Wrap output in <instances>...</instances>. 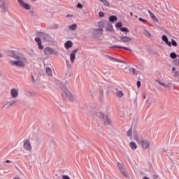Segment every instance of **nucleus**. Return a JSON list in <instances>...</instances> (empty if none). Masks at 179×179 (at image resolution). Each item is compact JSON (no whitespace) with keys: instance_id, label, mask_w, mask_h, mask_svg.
<instances>
[{"instance_id":"1","label":"nucleus","mask_w":179,"mask_h":179,"mask_svg":"<svg viewBox=\"0 0 179 179\" xmlns=\"http://www.w3.org/2000/svg\"><path fill=\"white\" fill-rule=\"evenodd\" d=\"M8 57L14 58L16 60H10L8 62L9 65L11 66H17L18 68H24L27 59L21 54H17L13 50H9L8 52Z\"/></svg>"},{"instance_id":"2","label":"nucleus","mask_w":179,"mask_h":179,"mask_svg":"<svg viewBox=\"0 0 179 179\" xmlns=\"http://www.w3.org/2000/svg\"><path fill=\"white\" fill-rule=\"evenodd\" d=\"M62 98L66 101H75L76 96L71 93L68 89L65 88L62 93Z\"/></svg>"},{"instance_id":"3","label":"nucleus","mask_w":179,"mask_h":179,"mask_svg":"<svg viewBox=\"0 0 179 179\" xmlns=\"http://www.w3.org/2000/svg\"><path fill=\"white\" fill-rule=\"evenodd\" d=\"M97 117H99V118H101V120L103 121V124H105V125H110V124H111V120H110V118H108V116H107L106 115H104L100 112H99L96 114Z\"/></svg>"},{"instance_id":"4","label":"nucleus","mask_w":179,"mask_h":179,"mask_svg":"<svg viewBox=\"0 0 179 179\" xmlns=\"http://www.w3.org/2000/svg\"><path fill=\"white\" fill-rule=\"evenodd\" d=\"M162 41H164V43L169 45V47H171V44L173 47H177L178 44L177 42H176L174 41V39H171V43L170 41H169V38H167V36L166 35H163L162 36Z\"/></svg>"},{"instance_id":"5","label":"nucleus","mask_w":179,"mask_h":179,"mask_svg":"<svg viewBox=\"0 0 179 179\" xmlns=\"http://www.w3.org/2000/svg\"><path fill=\"white\" fill-rule=\"evenodd\" d=\"M44 52L45 55H51L52 54H54V55H58V52L54 51V49L50 47L45 48Z\"/></svg>"},{"instance_id":"6","label":"nucleus","mask_w":179,"mask_h":179,"mask_svg":"<svg viewBox=\"0 0 179 179\" xmlns=\"http://www.w3.org/2000/svg\"><path fill=\"white\" fill-rule=\"evenodd\" d=\"M117 168L120 170V173L124 176L126 177V178H128V172H127L125 171V168H124V166H122V164H121V163L118 162L117 164Z\"/></svg>"},{"instance_id":"7","label":"nucleus","mask_w":179,"mask_h":179,"mask_svg":"<svg viewBox=\"0 0 179 179\" xmlns=\"http://www.w3.org/2000/svg\"><path fill=\"white\" fill-rule=\"evenodd\" d=\"M143 148V149H148L149 146H150V142L148 140L142 139L138 143Z\"/></svg>"},{"instance_id":"8","label":"nucleus","mask_w":179,"mask_h":179,"mask_svg":"<svg viewBox=\"0 0 179 179\" xmlns=\"http://www.w3.org/2000/svg\"><path fill=\"white\" fill-rule=\"evenodd\" d=\"M23 148L25 150L30 152L31 150V143H30V139H27L24 141Z\"/></svg>"},{"instance_id":"9","label":"nucleus","mask_w":179,"mask_h":179,"mask_svg":"<svg viewBox=\"0 0 179 179\" xmlns=\"http://www.w3.org/2000/svg\"><path fill=\"white\" fill-rule=\"evenodd\" d=\"M10 94L13 99H17V97H19V90L16 88H11Z\"/></svg>"},{"instance_id":"10","label":"nucleus","mask_w":179,"mask_h":179,"mask_svg":"<svg viewBox=\"0 0 179 179\" xmlns=\"http://www.w3.org/2000/svg\"><path fill=\"white\" fill-rule=\"evenodd\" d=\"M17 1L18 3H20V6H22L24 9H26L27 10H30V4L25 3L23 0H17Z\"/></svg>"},{"instance_id":"11","label":"nucleus","mask_w":179,"mask_h":179,"mask_svg":"<svg viewBox=\"0 0 179 179\" xmlns=\"http://www.w3.org/2000/svg\"><path fill=\"white\" fill-rule=\"evenodd\" d=\"M0 8L4 13H6L8 11V7H6V4H5V0H0Z\"/></svg>"},{"instance_id":"12","label":"nucleus","mask_w":179,"mask_h":179,"mask_svg":"<svg viewBox=\"0 0 179 179\" xmlns=\"http://www.w3.org/2000/svg\"><path fill=\"white\" fill-rule=\"evenodd\" d=\"M76 52H78V49L73 50L70 54V61L72 64H73L75 59L76 58Z\"/></svg>"},{"instance_id":"13","label":"nucleus","mask_w":179,"mask_h":179,"mask_svg":"<svg viewBox=\"0 0 179 179\" xmlns=\"http://www.w3.org/2000/svg\"><path fill=\"white\" fill-rule=\"evenodd\" d=\"M133 136L134 138V141H136L138 143H140L141 141L143 139L139 134H138V132L135 131L133 133Z\"/></svg>"},{"instance_id":"14","label":"nucleus","mask_w":179,"mask_h":179,"mask_svg":"<svg viewBox=\"0 0 179 179\" xmlns=\"http://www.w3.org/2000/svg\"><path fill=\"white\" fill-rule=\"evenodd\" d=\"M120 38L122 43H131V41H132V38L129 36H120Z\"/></svg>"},{"instance_id":"15","label":"nucleus","mask_w":179,"mask_h":179,"mask_svg":"<svg viewBox=\"0 0 179 179\" xmlns=\"http://www.w3.org/2000/svg\"><path fill=\"white\" fill-rule=\"evenodd\" d=\"M17 103V99H13L11 101H8L5 103L6 107H12V106H15V104Z\"/></svg>"},{"instance_id":"16","label":"nucleus","mask_w":179,"mask_h":179,"mask_svg":"<svg viewBox=\"0 0 179 179\" xmlns=\"http://www.w3.org/2000/svg\"><path fill=\"white\" fill-rule=\"evenodd\" d=\"M35 41L37 43L39 50H43L44 46L42 45L41 44V39L37 37V38H35Z\"/></svg>"},{"instance_id":"17","label":"nucleus","mask_w":179,"mask_h":179,"mask_svg":"<svg viewBox=\"0 0 179 179\" xmlns=\"http://www.w3.org/2000/svg\"><path fill=\"white\" fill-rule=\"evenodd\" d=\"M150 17L152 18V20L155 22H159V20H157V17H156V16H155V14H153V13H152V11H150V10H148Z\"/></svg>"},{"instance_id":"18","label":"nucleus","mask_w":179,"mask_h":179,"mask_svg":"<svg viewBox=\"0 0 179 179\" xmlns=\"http://www.w3.org/2000/svg\"><path fill=\"white\" fill-rule=\"evenodd\" d=\"M94 34L95 36H101L103 34V29L99 28L94 31Z\"/></svg>"},{"instance_id":"19","label":"nucleus","mask_w":179,"mask_h":179,"mask_svg":"<svg viewBox=\"0 0 179 179\" xmlns=\"http://www.w3.org/2000/svg\"><path fill=\"white\" fill-rule=\"evenodd\" d=\"M158 83L159 85H160L161 86H163V87H166V89H171V87H170V83H166L164 82H160V81H158Z\"/></svg>"},{"instance_id":"20","label":"nucleus","mask_w":179,"mask_h":179,"mask_svg":"<svg viewBox=\"0 0 179 179\" xmlns=\"http://www.w3.org/2000/svg\"><path fill=\"white\" fill-rule=\"evenodd\" d=\"M73 43H72V41H68L65 43L64 44V46H65V48H66V50H69V48H71V47H72Z\"/></svg>"},{"instance_id":"21","label":"nucleus","mask_w":179,"mask_h":179,"mask_svg":"<svg viewBox=\"0 0 179 179\" xmlns=\"http://www.w3.org/2000/svg\"><path fill=\"white\" fill-rule=\"evenodd\" d=\"M129 146L131 149H132V150H136V149L138 148V145H136V143L134 141H131V143H129Z\"/></svg>"},{"instance_id":"22","label":"nucleus","mask_w":179,"mask_h":179,"mask_svg":"<svg viewBox=\"0 0 179 179\" xmlns=\"http://www.w3.org/2000/svg\"><path fill=\"white\" fill-rule=\"evenodd\" d=\"M110 48H122V50H126L127 51H131V49L124 46L113 45V46H111Z\"/></svg>"},{"instance_id":"23","label":"nucleus","mask_w":179,"mask_h":179,"mask_svg":"<svg viewBox=\"0 0 179 179\" xmlns=\"http://www.w3.org/2000/svg\"><path fill=\"white\" fill-rule=\"evenodd\" d=\"M125 62L122 61V62H120V64H118L117 66V68H119V69H125Z\"/></svg>"},{"instance_id":"24","label":"nucleus","mask_w":179,"mask_h":179,"mask_svg":"<svg viewBox=\"0 0 179 179\" xmlns=\"http://www.w3.org/2000/svg\"><path fill=\"white\" fill-rule=\"evenodd\" d=\"M108 59H110V61H114L115 62H122V60L118 59H117V58H114V57H111V56H108Z\"/></svg>"},{"instance_id":"25","label":"nucleus","mask_w":179,"mask_h":179,"mask_svg":"<svg viewBox=\"0 0 179 179\" xmlns=\"http://www.w3.org/2000/svg\"><path fill=\"white\" fill-rule=\"evenodd\" d=\"M109 20L111 22V23H114V22H117V16L111 15L109 17Z\"/></svg>"},{"instance_id":"26","label":"nucleus","mask_w":179,"mask_h":179,"mask_svg":"<svg viewBox=\"0 0 179 179\" xmlns=\"http://www.w3.org/2000/svg\"><path fill=\"white\" fill-rule=\"evenodd\" d=\"M46 73L49 75V76H52V69L51 68L47 67Z\"/></svg>"},{"instance_id":"27","label":"nucleus","mask_w":179,"mask_h":179,"mask_svg":"<svg viewBox=\"0 0 179 179\" xmlns=\"http://www.w3.org/2000/svg\"><path fill=\"white\" fill-rule=\"evenodd\" d=\"M143 34L144 36H145V37H148V38H150V37H152L150 32H148L146 29H144Z\"/></svg>"},{"instance_id":"28","label":"nucleus","mask_w":179,"mask_h":179,"mask_svg":"<svg viewBox=\"0 0 179 179\" xmlns=\"http://www.w3.org/2000/svg\"><path fill=\"white\" fill-rule=\"evenodd\" d=\"M100 2H101L104 6H110V3H108V1L107 0H99Z\"/></svg>"},{"instance_id":"29","label":"nucleus","mask_w":179,"mask_h":179,"mask_svg":"<svg viewBox=\"0 0 179 179\" xmlns=\"http://www.w3.org/2000/svg\"><path fill=\"white\" fill-rule=\"evenodd\" d=\"M116 96L121 99V97H124V93H122V91H117Z\"/></svg>"},{"instance_id":"30","label":"nucleus","mask_w":179,"mask_h":179,"mask_svg":"<svg viewBox=\"0 0 179 179\" xmlns=\"http://www.w3.org/2000/svg\"><path fill=\"white\" fill-rule=\"evenodd\" d=\"M78 25L76 24H73L72 25L69 26V30H76Z\"/></svg>"},{"instance_id":"31","label":"nucleus","mask_w":179,"mask_h":179,"mask_svg":"<svg viewBox=\"0 0 179 179\" xmlns=\"http://www.w3.org/2000/svg\"><path fill=\"white\" fill-rule=\"evenodd\" d=\"M106 31H114V29H113V27L111 25H108L106 28Z\"/></svg>"},{"instance_id":"32","label":"nucleus","mask_w":179,"mask_h":179,"mask_svg":"<svg viewBox=\"0 0 179 179\" xmlns=\"http://www.w3.org/2000/svg\"><path fill=\"white\" fill-rule=\"evenodd\" d=\"M120 31H123L125 33H129V29H128V28H127V27H121Z\"/></svg>"},{"instance_id":"33","label":"nucleus","mask_w":179,"mask_h":179,"mask_svg":"<svg viewBox=\"0 0 179 179\" xmlns=\"http://www.w3.org/2000/svg\"><path fill=\"white\" fill-rule=\"evenodd\" d=\"M170 57L172 58V59H176V58H177V54L175 52H171Z\"/></svg>"},{"instance_id":"34","label":"nucleus","mask_w":179,"mask_h":179,"mask_svg":"<svg viewBox=\"0 0 179 179\" xmlns=\"http://www.w3.org/2000/svg\"><path fill=\"white\" fill-rule=\"evenodd\" d=\"M127 136H132V128H131L127 133Z\"/></svg>"},{"instance_id":"35","label":"nucleus","mask_w":179,"mask_h":179,"mask_svg":"<svg viewBox=\"0 0 179 179\" xmlns=\"http://www.w3.org/2000/svg\"><path fill=\"white\" fill-rule=\"evenodd\" d=\"M115 26L118 27V29H121V27H122V22H117Z\"/></svg>"},{"instance_id":"36","label":"nucleus","mask_w":179,"mask_h":179,"mask_svg":"<svg viewBox=\"0 0 179 179\" xmlns=\"http://www.w3.org/2000/svg\"><path fill=\"white\" fill-rule=\"evenodd\" d=\"M99 17H104V13H103V11H100L99 13Z\"/></svg>"},{"instance_id":"37","label":"nucleus","mask_w":179,"mask_h":179,"mask_svg":"<svg viewBox=\"0 0 179 179\" xmlns=\"http://www.w3.org/2000/svg\"><path fill=\"white\" fill-rule=\"evenodd\" d=\"M77 8H79L80 9H83V6L81 3H78L77 4Z\"/></svg>"},{"instance_id":"38","label":"nucleus","mask_w":179,"mask_h":179,"mask_svg":"<svg viewBox=\"0 0 179 179\" xmlns=\"http://www.w3.org/2000/svg\"><path fill=\"white\" fill-rule=\"evenodd\" d=\"M173 76H175V78H178V76H179L178 71H175L173 73Z\"/></svg>"},{"instance_id":"39","label":"nucleus","mask_w":179,"mask_h":179,"mask_svg":"<svg viewBox=\"0 0 179 179\" xmlns=\"http://www.w3.org/2000/svg\"><path fill=\"white\" fill-rule=\"evenodd\" d=\"M138 20H139L140 22H142L143 23H146V20H144V19H143L142 17H140V18L138 19Z\"/></svg>"},{"instance_id":"40","label":"nucleus","mask_w":179,"mask_h":179,"mask_svg":"<svg viewBox=\"0 0 179 179\" xmlns=\"http://www.w3.org/2000/svg\"><path fill=\"white\" fill-rule=\"evenodd\" d=\"M174 62H175V65H176V66H179V59H176L174 61Z\"/></svg>"},{"instance_id":"41","label":"nucleus","mask_w":179,"mask_h":179,"mask_svg":"<svg viewBox=\"0 0 179 179\" xmlns=\"http://www.w3.org/2000/svg\"><path fill=\"white\" fill-rule=\"evenodd\" d=\"M137 87L139 89L141 87V81H137Z\"/></svg>"},{"instance_id":"42","label":"nucleus","mask_w":179,"mask_h":179,"mask_svg":"<svg viewBox=\"0 0 179 179\" xmlns=\"http://www.w3.org/2000/svg\"><path fill=\"white\" fill-rule=\"evenodd\" d=\"M63 179H71L68 176H63Z\"/></svg>"},{"instance_id":"43","label":"nucleus","mask_w":179,"mask_h":179,"mask_svg":"<svg viewBox=\"0 0 179 179\" xmlns=\"http://www.w3.org/2000/svg\"><path fill=\"white\" fill-rule=\"evenodd\" d=\"M103 90H101L100 91V97L103 98Z\"/></svg>"},{"instance_id":"44","label":"nucleus","mask_w":179,"mask_h":179,"mask_svg":"<svg viewBox=\"0 0 179 179\" xmlns=\"http://www.w3.org/2000/svg\"><path fill=\"white\" fill-rule=\"evenodd\" d=\"M153 178H154V179H158V178H159V176H157V175H154V176H153Z\"/></svg>"},{"instance_id":"45","label":"nucleus","mask_w":179,"mask_h":179,"mask_svg":"<svg viewBox=\"0 0 179 179\" xmlns=\"http://www.w3.org/2000/svg\"><path fill=\"white\" fill-rule=\"evenodd\" d=\"M172 72H176V67L172 68Z\"/></svg>"},{"instance_id":"46","label":"nucleus","mask_w":179,"mask_h":179,"mask_svg":"<svg viewBox=\"0 0 179 179\" xmlns=\"http://www.w3.org/2000/svg\"><path fill=\"white\" fill-rule=\"evenodd\" d=\"M6 163H10V160H6V162H5Z\"/></svg>"},{"instance_id":"47","label":"nucleus","mask_w":179,"mask_h":179,"mask_svg":"<svg viewBox=\"0 0 179 179\" xmlns=\"http://www.w3.org/2000/svg\"><path fill=\"white\" fill-rule=\"evenodd\" d=\"M143 179H150V178H149L147 177V176H144Z\"/></svg>"},{"instance_id":"48","label":"nucleus","mask_w":179,"mask_h":179,"mask_svg":"<svg viewBox=\"0 0 179 179\" xmlns=\"http://www.w3.org/2000/svg\"><path fill=\"white\" fill-rule=\"evenodd\" d=\"M131 16H134V14L132 13V12L130 13Z\"/></svg>"},{"instance_id":"49","label":"nucleus","mask_w":179,"mask_h":179,"mask_svg":"<svg viewBox=\"0 0 179 179\" xmlns=\"http://www.w3.org/2000/svg\"><path fill=\"white\" fill-rule=\"evenodd\" d=\"M0 58H2V53H0Z\"/></svg>"},{"instance_id":"50","label":"nucleus","mask_w":179,"mask_h":179,"mask_svg":"<svg viewBox=\"0 0 179 179\" xmlns=\"http://www.w3.org/2000/svg\"><path fill=\"white\" fill-rule=\"evenodd\" d=\"M56 27H59V25H58V24H56Z\"/></svg>"},{"instance_id":"51","label":"nucleus","mask_w":179,"mask_h":179,"mask_svg":"<svg viewBox=\"0 0 179 179\" xmlns=\"http://www.w3.org/2000/svg\"><path fill=\"white\" fill-rule=\"evenodd\" d=\"M135 17H138V15H136Z\"/></svg>"},{"instance_id":"52","label":"nucleus","mask_w":179,"mask_h":179,"mask_svg":"<svg viewBox=\"0 0 179 179\" xmlns=\"http://www.w3.org/2000/svg\"><path fill=\"white\" fill-rule=\"evenodd\" d=\"M70 15H67L68 17H69Z\"/></svg>"},{"instance_id":"53","label":"nucleus","mask_w":179,"mask_h":179,"mask_svg":"<svg viewBox=\"0 0 179 179\" xmlns=\"http://www.w3.org/2000/svg\"><path fill=\"white\" fill-rule=\"evenodd\" d=\"M70 15H67L68 17H69Z\"/></svg>"},{"instance_id":"54","label":"nucleus","mask_w":179,"mask_h":179,"mask_svg":"<svg viewBox=\"0 0 179 179\" xmlns=\"http://www.w3.org/2000/svg\"><path fill=\"white\" fill-rule=\"evenodd\" d=\"M34 1H36V0H34Z\"/></svg>"}]
</instances>
